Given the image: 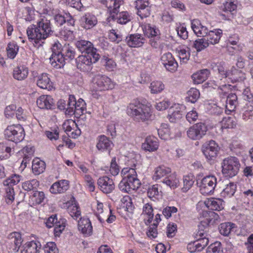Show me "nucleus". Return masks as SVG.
<instances>
[{
    "label": "nucleus",
    "instance_id": "nucleus-1",
    "mask_svg": "<svg viewBox=\"0 0 253 253\" xmlns=\"http://www.w3.org/2000/svg\"><path fill=\"white\" fill-rule=\"evenodd\" d=\"M54 32L50 20L47 19H42L37 25H31L27 29L29 40L37 48L42 46L45 40L52 36Z\"/></svg>",
    "mask_w": 253,
    "mask_h": 253
},
{
    "label": "nucleus",
    "instance_id": "nucleus-2",
    "mask_svg": "<svg viewBox=\"0 0 253 253\" xmlns=\"http://www.w3.org/2000/svg\"><path fill=\"white\" fill-rule=\"evenodd\" d=\"M52 51L50 62L51 65L56 69L61 68L65 65V60H72L76 56L75 48L69 44L62 46L60 43H55Z\"/></svg>",
    "mask_w": 253,
    "mask_h": 253
},
{
    "label": "nucleus",
    "instance_id": "nucleus-3",
    "mask_svg": "<svg viewBox=\"0 0 253 253\" xmlns=\"http://www.w3.org/2000/svg\"><path fill=\"white\" fill-rule=\"evenodd\" d=\"M127 114L135 122L147 123L154 119V115L151 107L134 100L127 106Z\"/></svg>",
    "mask_w": 253,
    "mask_h": 253
},
{
    "label": "nucleus",
    "instance_id": "nucleus-4",
    "mask_svg": "<svg viewBox=\"0 0 253 253\" xmlns=\"http://www.w3.org/2000/svg\"><path fill=\"white\" fill-rule=\"evenodd\" d=\"M204 219L201 220L198 225V235L202 236L206 234L210 225H213L219 221V215L210 210H202L200 213Z\"/></svg>",
    "mask_w": 253,
    "mask_h": 253
},
{
    "label": "nucleus",
    "instance_id": "nucleus-5",
    "mask_svg": "<svg viewBox=\"0 0 253 253\" xmlns=\"http://www.w3.org/2000/svg\"><path fill=\"white\" fill-rule=\"evenodd\" d=\"M239 159L235 157H228L222 163V172L227 178H232L237 174L240 168Z\"/></svg>",
    "mask_w": 253,
    "mask_h": 253
},
{
    "label": "nucleus",
    "instance_id": "nucleus-6",
    "mask_svg": "<svg viewBox=\"0 0 253 253\" xmlns=\"http://www.w3.org/2000/svg\"><path fill=\"white\" fill-rule=\"evenodd\" d=\"M115 84L107 76L97 74L92 79V88L95 91H103L112 89Z\"/></svg>",
    "mask_w": 253,
    "mask_h": 253
},
{
    "label": "nucleus",
    "instance_id": "nucleus-7",
    "mask_svg": "<svg viewBox=\"0 0 253 253\" xmlns=\"http://www.w3.org/2000/svg\"><path fill=\"white\" fill-rule=\"evenodd\" d=\"M4 135L7 141L16 143L24 139L25 131L21 125H12L8 126L5 129Z\"/></svg>",
    "mask_w": 253,
    "mask_h": 253
},
{
    "label": "nucleus",
    "instance_id": "nucleus-8",
    "mask_svg": "<svg viewBox=\"0 0 253 253\" xmlns=\"http://www.w3.org/2000/svg\"><path fill=\"white\" fill-rule=\"evenodd\" d=\"M215 67L218 73V79L217 82L219 85L218 88L221 90V92L225 94L227 90L229 89L230 84H226L229 71L226 69L225 64L224 62H219L215 64Z\"/></svg>",
    "mask_w": 253,
    "mask_h": 253
},
{
    "label": "nucleus",
    "instance_id": "nucleus-9",
    "mask_svg": "<svg viewBox=\"0 0 253 253\" xmlns=\"http://www.w3.org/2000/svg\"><path fill=\"white\" fill-rule=\"evenodd\" d=\"M199 184L200 191L204 195L213 193L217 184L216 177L213 175H209L203 177Z\"/></svg>",
    "mask_w": 253,
    "mask_h": 253
},
{
    "label": "nucleus",
    "instance_id": "nucleus-10",
    "mask_svg": "<svg viewBox=\"0 0 253 253\" xmlns=\"http://www.w3.org/2000/svg\"><path fill=\"white\" fill-rule=\"evenodd\" d=\"M91 54L79 55L76 59V65L78 69L83 72H89L92 69V65L98 61L100 56L98 53V58L96 60Z\"/></svg>",
    "mask_w": 253,
    "mask_h": 253
},
{
    "label": "nucleus",
    "instance_id": "nucleus-11",
    "mask_svg": "<svg viewBox=\"0 0 253 253\" xmlns=\"http://www.w3.org/2000/svg\"><path fill=\"white\" fill-rule=\"evenodd\" d=\"M208 128L203 123H197L190 126L187 131L188 137L193 140H200L206 135Z\"/></svg>",
    "mask_w": 253,
    "mask_h": 253
},
{
    "label": "nucleus",
    "instance_id": "nucleus-12",
    "mask_svg": "<svg viewBox=\"0 0 253 253\" xmlns=\"http://www.w3.org/2000/svg\"><path fill=\"white\" fill-rule=\"evenodd\" d=\"M66 220L65 218H60L58 220L56 214L52 215L46 220L45 224L47 227H54V232L55 236H59L65 229L66 226Z\"/></svg>",
    "mask_w": 253,
    "mask_h": 253
},
{
    "label": "nucleus",
    "instance_id": "nucleus-13",
    "mask_svg": "<svg viewBox=\"0 0 253 253\" xmlns=\"http://www.w3.org/2000/svg\"><path fill=\"white\" fill-rule=\"evenodd\" d=\"M75 45L81 52L84 53V54H91L92 57L95 58V60L98 58L97 50L93 47V44L90 42L80 40L76 41Z\"/></svg>",
    "mask_w": 253,
    "mask_h": 253
},
{
    "label": "nucleus",
    "instance_id": "nucleus-14",
    "mask_svg": "<svg viewBox=\"0 0 253 253\" xmlns=\"http://www.w3.org/2000/svg\"><path fill=\"white\" fill-rule=\"evenodd\" d=\"M22 242V239L20 233L13 232L9 234L6 243V247L9 249V252H17L21 246Z\"/></svg>",
    "mask_w": 253,
    "mask_h": 253
},
{
    "label": "nucleus",
    "instance_id": "nucleus-15",
    "mask_svg": "<svg viewBox=\"0 0 253 253\" xmlns=\"http://www.w3.org/2000/svg\"><path fill=\"white\" fill-rule=\"evenodd\" d=\"M219 150L218 145L213 140L205 143L202 148L204 155L208 160H212L215 158Z\"/></svg>",
    "mask_w": 253,
    "mask_h": 253
},
{
    "label": "nucleus",
    "instance_id": "nucleus-16",
    "mask_svg": "<svg viewBox=\"0 0 253 253\" xmlns=\"http://www.w3.org/2000/svg\"><path fill=\"white\" fill-rule=\"evenodd\" d=\"M129 179L123 178L119 184V188L123 192L129 193L131 190L137 189L140 186L139 179L131 177Z\"/></svg>",
    "mask_w": 253,
    "mask_h": 253
},
{
    "label": "nucleus",
    "instance_id": "nucleus-17",
    "mask_svg": "<svg viewBox=\"0 0 253 253\" xmlns=\"http://www.w3.org/2000/svg\"><path fill=\"white\" fill-rule=\"evenodd\" d=\"M125 41L127 45L131 47H141L146 42L144 36L138 33L128 35Z\"/></svg>",
    "mask_w": 253,
    "mask_h": 253
},
{
    "label": "nucleus",
    "instance_id": "nucleus-18",
    "mask_svg": "<svg viewBox=\"0 0 253 253\" xmlns=\"http://www.w3.org/2000/svg\"><path fill=\"white\" fill-rule=\"evenodd\" d=\"M161 61L167 70L169 71L173 72L177 69L178 63L170 52L163 54L161 57Z\"/></svg>",
    "mask_w": 253,
    "mask_h": 253
},
{
    "label": "nucleus",
    "instance_id": "nucleus-19",
    "mask_svg": "<svg viewBox=\"0 0 253 253\" xmlns=\"http://www.w3.org/2000/svg\"><path fill=\"white\" fill-rule=\"evenodd\" d=\"M55 23L58 26H61L67 23L70 26H74L75 21L68 12L63 11L54 16Z\"/></svg>",
    "mask_w": 253,
    "mask_h": 253
},
{
    "label": "nucleus",
    "instance_id": "nucleus-20",
    "mask_svg": "<svg viewBox=\"0 0 253 253\" xmlns=\"http://www.w3.org/2000/svg\"><path fill=\"white\" fill-rule=\"evenodd\" d=\"M119 8H117V11L115 13L113 12V11L111 12L108 19H109V21L111 20L116 21L118 23L120 24H126L131 20V14L126 11L119 12Z\"/></svg>",
    "mask_w": 253,
    "mask_h": 253
},
{
    "label": "nucleus",
    "instance_id": "nucleus-21",
    "mask_svg": "<svg viewBox=\"0 0 253 253\" xmlns=\"http://www.w3.org/2000/svg\"><path fill=\"white\" fill-rule=\"evenodd\" d=\"M81 27L89 30L94 27L98 22L96 17L90 13H86L83 15L79 20Z\"/></svg>",
    "mask_w": 253,
    "mask_h": 253
},
{
    "label": "nucleus",
    "instance_id": "nucleus-22",
    "mask_svg": "<svg viewBox=\"0 0 253 253\" xmlns=\"http://www.w3.org/2000/svg\"><path fill=\"white\" fill-rule=\"evenodd\" d=\"M97 184L100 190L105 194L111 193L115 189L113 180L106 176L99 178Z\"/></svg>",
    "mask_w": 253,
    "mask_h": 253
},
{
    "label": "nucleus",
    "instance_id": "nucleus-23",
    "mask_svg": "<svg viewBox=\"0 0 253 253\" xmlns=\"http://www.w3.org/2000/svg\"><path fill=\"white\" fill-rule=\"evenodd\" d=\"M135 7L137 10V14L141 18L148 17L150 15L149 2L146 0H136L134 2Z\"/></svg>",
    "mask_w": 253,
    "mask_h": 253
},
{
    "label": "nucleus",
    "instance_id": "nucleus-24",
    "mask_svg": "<svg viewBox=\"0 0 253 253\" xmlns=\"http://www.w3.org/2000/svg\"><path fill=\"white\" fill-rule=\"evenodd\" d=\"M78 228L85 236H90L92 233V226L88 218L80 217L78 221Z\"/></svg>",
    "mask_w": 253,
    "mask_h": 253
},
{
    "label": "nucleus",
    "instance_id": "nucleus-25",
    "mask_svg": "<svg viewBox=\"0 0 253 253\" xmlns=\"http://www.w3.org/2000/svg\"><path fill=\"white\" fill-rule=\"evenodd\" d=\"M14 147V143L7 140L0 143V160L9 158Z\"/></svg>",
    "mask_w": 253,
    "mask_h": 253
},
{
    "label": "nucleus",
    "instance_id": "nucleus-26",
    "mask_svg": "<svg viewBox=\"0 0 253 253\" xmlns=\"http://www.w3.org/2000/svg\"><path fill=\"white\" fill-rule=\"evenodd\" d=\"M113 143L108 137L104 135H100L97 138L96 148L102 152L110 151Z\"/></svg>",
    "mask_w": 253,
    "mask_h": 253
},
{
    "label": "nucleus",
    "instance_id": "nucleus-27",
    "mask_svg": "<svg viewBox=\"0 0 253 253\" xmlns=\"http://www.w3.org/2000/svg\"><path fill=\"white\" fill-rule=\"evenodd\" d=\"M245 78V75L241 70L232 67L231 70L229 71L226 84H228L230 82L234 83L242 81Z\"/></svg>",
    "mask_w": 253,
    "mask_h": 253
},
{
    "label": "nucleus",
    "instance_id": "nucleus-28",
    "mask_svg": "<svg viewBox=\"0 0 253 253\" xmlns=\"http://www.w3.org/2000/svg\"><path fill=\"white\" fill-rule=\"evenodd\" d=\"M159 147L158 139L153 136H149L145 138V141L142 144V148L145 151L154 152L156 151Z\"/></svg>",
    "mask_w": 253,
    "mask_h": 253
},
{
    "label": "nucleus",
    "instance_id": "nucleus-29",
    "mask_svg": "<svg viewBox=\"0 0 253 253\" xmlns=\"http://www.w3.org/2000/svg\"><path fill=\"white\" fill-rule=\"evenodd\" d=\"M69 188V181L66 180H62L54 182L50 187L49 191L54 194L62 193L66 191Z\"/></svg>",
    "mask_w": 253,
    "mask_h": 253
},
{
    "label": "nucleus",
    "instance_id": "nucleus-30",
    "mask_svg": "<svg viewBox=\"0 0 253 253\" xmlns=\"http://www.w3.org/2000/svg\"><path fill=\"white\" fill-rule=\"evenodd\" d=\"M37 84L40 88L48 90H51L53 87L52 82L46 73H42L38 76Z\"/></svg>",
    "mask_w": 253,
    "mask_h": 253
},
{
    "label": "nucleus",
    "instance_id": "nucleus-31",
    "mask_svg": "<svg viewBox=\"0 0 253 253\" xmlns=\"http://www.w3.org/2000/svg\"><path fill=\"white\" fill-rule=\"evenodd\" d=\"M99 1L107 8L110 14L112 11L116 12L117 8L124 3L123 0H99Z\"/></svg>",
    "mask_w": 253,
    "mask_h": 253
},
{
    "label": "nucleus",
    "instance_id": "nucleus-32",
    "mask_svg": "<svg viewBox=\"0 0 253 253\" xmlns=\"http://www.w3.org/2000/svg\"><path fill=\"white\" fill-rule=\"evenodd\" d=\"M98 220L101 223L104 222L106 220L108 223H113L116 220V216L113 213L112 210L107 207L105 208V213L95 214Z\"/></svg>",
    "mask_w": 253,
    "mask_h": 253
},
{
    "label": "nucleus",
    "instance_id": "nucleus-33",
    "mask_svg": "<svg viewBox=\"0 0 253 253\" xmlns=\"http://www.w3.org/2000/svg\"><path fill=\"white\" fill-rule=\"evenodd\" d=\"M183 115L182 112L181 110L179 105H174L171 107L169 110V118L171 122H176L179 120Z\"/></svg>",
    "mask_w": 253,
    "mask_h": 253
},
{
    "label": "nucleus",
    "instance_id": "nucleus-34",
    "mask_svg": "<svg viewBox=\"0 0 253 253\" xmlns=\"http://www.w3.org/2000/svg\"><path fill=\"white\" fill-rule=\"evenodd\" d=\"M53 99L50 96L42 95L37 100L38 106L42 109H50L53 106Z\"/></svg>",
    "mask_w": 253,
    "mask_h": 253
},
{
    "label": "nucleus",
    "instance_id": "nucleus-35",
    "mask_svg": "<svg viewBox=\"0 0 253 253\" xmlns=\"http://www.w3.org/2000/svg\"><path fill=\"white\" fill-rule=\"evenodd\" d=\"M29 74L27 67L24 66H19L15 67L13 71V77L18 81H22L25 79Z\"/></svg>",
    "mask_w": 253,
    "mask_h": 253
},
{
    "label": "nucleus",
    "instance_id": "nucleus-36",
    "mask_svg": "<svg viewBox=\"0 0 253 253\" xmlns=\"http://www.w3.org/2000/svg\"><path fill=\"white\" fill-rule=\"evenodd\" d=\"M23 248L21 253H38L41 245L39 242L32 241L26 243Z\"/></svg>",
    "mask_w": 253,
    "mask_h": 253
},
{
    "label": "nucleus",
    "instance_id": "nucleus-37",
    "mask_svg": "<svg viewBox=\"0 0 253 253\" xmlns=\"http://www.w3.org/2000/svg\"><path fill=\"white\" fill-rule=\"evenodd\" d=\"M210 71L209 70L205 69L201 70L197 72L192 76V78L195 84H200L205 81L210 75Z\"/></svg>",
    "mask_w": 253,
    "mask_h": 253
},
{
    "label": "nucleus",
    "instance_id": "nucleus-38",
    "mask_svg": "<svg viewBox=\"0 0 253 253\" xmlns=\"http://www.w3.org/2000/svg\"><path fill=\"white\" fill-rule=\"evenodd\" d=\"M222 35V31L219 29L214 30L210 31L208 35L206 37L207 41L209 42V44H214L217 43Z\"/></svg>",
    "mask_w": 253,
    "mask_h": 253
},
{
    "label": "nucleus",
    "instance_id": "nucleus-39",
    "mask_svg": "<svg viewBox=\"0 0 253 253\" xmlns=\"http://www.w3.org/2000/svg\"><path fill=\"white\" fill-rule=\"evenodd\" d=\"M237 228L235 224L232 222H224L221 223L219 227L220 233L224 236H228L232 232H235V229Z\"/></svg>",
    "mask_w": 253,
    "mask_h": 253
},
{
    "label": "nucleus",
    "instance_id": "nucleus-40",
    "mask_svg": "<svg viewBox=\"0 0 253 253\" xmlns=\"http://www.w3.org/2000/svg\"><path fill=\"white\" fill-rule=\"evenodd\" d=\"M171 173V169L164 165L160 166L155 169L154 179L157 180L168 176Z\"/></svg>",
    "mask_w": 253,
    "mask_h": 253
},
{
    "label": "nucleus",
    "instance_id": "nucleus-41",
    "mask_svg": "<svg viewBox=\"0 0 253 253\" xmlns=\"http://www.w3.org/2000/svg\"><path fill=\"white\" fill-rule=\"evenodd\" d=\"M46 167L45 163L44 161L41 160L38 158L33 160L32 162V170L35 175H39L42 173Z\"/></svg>",
    "mask_w": 253,
    "mask_h": 253
},
{
    "label": "nucleus",
    "instance_id": "nucleus-42",
    "mask_svg": "<svg viewBox=\"0 0 253 253\" xmlns=\"http://www.w3.org/2000/svg\"><path fill=\"white\" fill-rule=\"evenodd\" d=\"M226 108L229 111L232 112L235 110L238 104V97L235 93H230L226 97Z\"/></svg>",
    "mask_w": 253,
    "mask_h": 253
},
{
    "label": "nucleus",
    "instance_id": "nucleus-43",
    "mask_svg": "<svg viewBox=\"0 0 253 253\" xmlns=\"http://www.w3.org/2000/svg\"><path fill=\"white\" fill-rule=\"evenodd\" d=\"M162 193L158 184H154L149 186L147 189L148 197L153 201L158 200Z\"/></svg>",
    "mask_w": 253,
    "mask_h": 253
},
{
    "label": "nucleus",
    "instance_id": "nucleus-44",
    "mask_svg": "<svg viewBox=\"0 0 253 253\" xmlns=\"http://www.w3.org/2000/svg\"><path fill=\"white\" fill-rule=\"evenodd\" d=\"M205 204L207 209L211 211H220L223 209L222 202L220 200L209 199L205 202Z\"/></svg>",
    "mask_w": 253,
    "mask_h": 253
},
{
    "label": "nucleus",
    "instance_id": "nucleus-45",
    "mask_svg": "<svg viewBox=\"0 0 253 253\" xmlns=\"http://www.w3.org/2000/svg\"><path fill=\"white\" fill-rule=\"evenodd\" d=\"M76 104V98L74 95H70L66 102V106L65 110V115L68 117H71L75 114L74 106Z\"/></svg>",
    "mask_w": 253,
    "mask_h": 253
},
{
    "label": "nucleus",
    "instance_id": "nucleus-46",
    "mask_svg": "<svg viewBox=\"0 0 253 253\" xmlns=\"http://www.w3.org/2000/svg\"><path fill=\"white\" fill-rule=\"evenodd\" d=\"M198 231L195 234V238H197V240L194 241L195 243V246L197 247V248L200 249V251H202L208 244L209 239L207 237L208 234L206 232V234L204 235L200 236L198 235Z\"/></svg>",
    "mask_w": 253,
    "mask_h": 253
},
{
    "label": "nucleus",
    "instance_id": "nucleus-47",
    "mask_svg": "<svg viewBox=\"0 0 253 253\" xmlns=\"http://www.w3.org/2000/svg\"><path fill=\"white\" fill-rule=\"evenodd\" d=\"M162 182L171 189H175L179 185V179L174 174H169L164 178Z\"/></svg>",
    "mask_w": 253,
    "mask_h": 253
},
{
    "label": "nucleus",
    "instance_id": "nucleus-48",
    "mask_svg": "<svg viewBox=\"0 0 253 253\" xmlns=\"http://www.w3.org/2000/svg\"><path fill=\"white\" fill-rule=\"evenodd\" d=\"M39 186V181L35 179L26 181L22 183V188L27 191L33 190L34 192L37 189Z\"/></svg>",
    "mask_w": 253,
    "mask_h": 253
},
{
    "label": "nucleus",
    "instance_id": "nucleus-49",
    "mask_svg": "<svg viewBox=\"0 0 253 253\" xmlns=\"http://www.w3.org/2000/svg\"><path fill=\"white\" fill-rule=\"evenodd\" d=\"M237 186L234 182H230L226 184V187L222 190L221 193L222 196L231 197L235 193Z\"/></svg>",
    "mask_w": 253,
    "mask_h": 253
},
{
    "label": "nucleus",
    "instance_id": "nucleus-50",
    "mask_svg": "<svg viewBox=\"0 0 253 253\" xmlns=\"http://www.w3.org/2000/svg\"><path fill=\"white\" fill-rule=\"evenodd\" d=\"M19 46L15 42H9L6 47L7 55L8 58L14 59L17 55Z\"/></svg>",
    "mask_w": 253,
    "mask_h": 253
},
{
    "label": "nucleus",
    "instance_id": "nucleus-51",
    "mask_svg": "<svg viewBox=\"0 0 253 253\" xmlns=\"http://www.w3.org/2000/svg\"><path fill=\"white\" fill-rule=\"evenodd\" d=\"M194 180V176L192 174L184 176L183 178V187L182 188V191L186 192L189 190L193 186Z\"/></svg>",
    "mask_w": 253,
    "mask_h": 253
},
{
    "label": "nucleus",
    "instance_id": "nucleus-52",
    "mask_svg": "<svg viewBox=\"0 0 253 253\" xmlns=\"http://www.w3.org/2000/svg\"><path fill=\"white\" fill-rule=\"evenodd\" d=\"M45 198V194L42 191L36 190L31 197L33 204L39 205L43 202Z\"/></svg>",
    "mask_w": 253,
    "mask_h": 253
},
{
    "label": "nucleus",
    "instance_id": "nucleus-53",
    "mask_svg": "<svg viewBox=\"0 0 253 253\" xmlns=\"http://www.w3.org/2000/svg\"><path fill=\"white\" fill-rule=\"evenodd\" d=\"M187 100L192 103H195L200 97V93L199 91L195 88H191L187 92Z\"/></svg>",
    "mask_w": 253,
    "mask_h": 253
},
{
    "label": "nucleus",
    "instance_id": "nucleus-54",
    "mask_svg": "<svg viewBox=\"0 0 253 253\" xmlns=\"http://www.w3.org/2000/svg\"><path fill=\"white\" fill-rule=\"evenodd\" d=\"M123 178H126L129 179V178H135L136 179H138L137 176V173L135 169L130 168H125L122 169L121 172Z\"/></svg>",
    "mask_w": 253,
    "mask_h": 253
},
{
    "label": "nucleus",
    "instance_id": "nucleus-55",
    "mask_svg": "<svg viewBox=\"0 0 253 253\" xmlns=\"http://www.w3.org/2000/svg\"><path fill=\"white\" fill-rule=\"evenodd\" d=\"M151 92L153 94L159 93L162 92L165 88V85L160 81H154L151 83L150 85Z\"/></svg>",
    "mask_w": 253,
    "mask_h": 253
},
{
    "label": "nucleus",
    "instance_id": "nucleus-56",
    "mask_svg": "<svg viewBox=\"0 0 253 253\" xmlns=\"http://www.w3.org/2000/svg\"><path fill=\"white\" fill-rule=\"evenodd\" d=\"M209 45V42L207 41L206 38L199 39L196 40L194 42L193 46L196 49L197 51H200Z\"/></svg>",
    "mask_w": 253,
    "mask_h": 253
},
{
    "label": "nucleus",
    "instance_id": "nucleus-57",
    "mask_svg": "<svg viewBox=\"0 0 253 253\" xmlns=\"http://www.w3.org/2000/svg\"><path fill=\"white\" fill-rule=\"evenodd\" d=\"M21 177L18 174H13L3 181V184L6 186L13 187V185H16L20 182Z\"/></svg>",
    "mask_w": 253,
    "mask_h": 253
},
{
    "label": "nucleus",
    "instance_id": "nucleus-58",
    "mask_svg": "<svg viewBox=\"0 0 253 253\" xmlns=\"http://www.w3.org/2000/svg\"><path fill=\"white\" fill-rule=\"evenodd\" d=\"M60 35L62 38L65 41H71L75 38L74 31L69 30L67 28H64L60 32Z\"/></svg>",
    "mask_w": 253,
    "mask_h": 253
},
{
    "label": "nucleus",
    "instance_id": "nucleus-59",
    "mask_svg": "<svg viewBox=\"0 0 253 253\" xmlns=\"http://www.w3.org/2000/svg\"><path fill=\"white\" fill-rule=\"evenodd\" d=\"M206 253H223L220 242H216L211 244L208 247Z\"/></svg>",
    "mask_w": 253,
    "mask_h": 253
},
{
    "label": "nucleus",
    "instance_id": "nucleus-60",
    "mask_svg": "<svg viewBox=\"0 0 253 253\" xmlns=\"http://www.w3.org/2000/svg\"><path fill=\"white\" fill-rule=\"evenodd\" d=\"M122 201L124 204L123 207L125 208L126 210L129 212H131L134 207L131 198L128 196H124Z\"/></svg>",
    "mask_w": 253,
    "mask_h": 253
},
{
    "label": "nucleus",
    "instance_id": "nucleus-61",
    "mask_svg": "<svg viewBox=\"0 0 253 253\" xmlns=\"http://www.w3.org/2000/svg\"><path fill=\"white\" fill-rule=\"evenodd\" d=\"M5 201L7 204H10L14 200V191L13 187L7 186L5 188Z\"/></svg>",
    "mask_w": 253,
    "mask_h": 253
},
{
    "label": "nucleus",
    "instance_id": "nucleus-62",
    "mask_svg": "<svg viewBox=\"0 0 253 253\" xmlns=\"http://www.w3.org/2000/svg\"><path fill=\"white\" fill-rule=\"evenodd\" d=\"M120 168L116 162V158L115 157H113L111 162L110 172L113 176L118 175L120 172Z\"/></svg>",
    "mask_w": 253,
    "mask_h": 253
},
{
    "label": "nucleus",
    "instance_id": "nucleus-63",
    "mask_svg": "<svg viewBox=\"0 0 253 253\" xmlns=\"http://www.w3.org/2000/svg\"><path fill=\"white\" fill-rule=\"evenodd\" d=\"M144 34L148 38H151L156 36L159 35V30L148 25L145 27Z\"/></svg>",
    "mask_w": 253,
    "mask_h": 253
},
{
    "label": "nucleus",
    "instance_id": "nucleus-64",
    "mask_svg": "<svg viewBox=\"0 0 253 253\" xmlns=\"http://www.w3.org/2000/svg\"><path fill=\"white\" fill-rule=\"evenodd\" d=\"M44 253H58V249L54 242H48L44 248Z\"/></svg>",
    "mask_w": 253,
    "mask_h": 253
}]
</instances>
